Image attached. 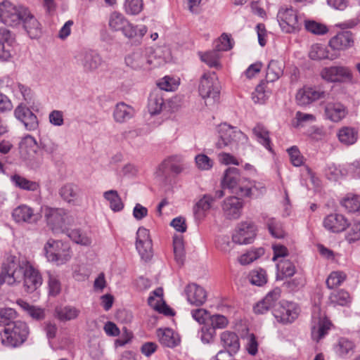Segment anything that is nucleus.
Here are the masks:
<instances>
[{"label": "nucleus", "instance_id": "0e129e2a", "mask_svg": "<svg viewBox=\"0 0 360 360\" xmlns=\"http://www.w3.org/2000/svg\"><path fill=\"white\" fill-rule=\"evenodd\" d=\"M169 169L172 172L179 174L181 172V168L174 164L171 163L170 159L165 160L158 167V175L166 174L167 170Z\"/></svg>", "mask_w": 360, "mask_h": 360}, {"label": "nucleus", "instance_id": "a878e982", "mask_svg": "<svg viewBox=\"0 0 360 360\" xmlns=\"http://www.w3.org/2000/svg\"><path fill=\"white\" fill-rule=\"evenodd\" d=\"M135 115L133 107L124 102L116 104L113 110V119L117 123H124L131 119Z\"/></svg>", "mask_w": 360, "mask_h": 360}, {"label": "nucleus", "instance_id": "4c0bfd02", "mask_svg": "<svg viewBox=\"0 0 360 360\" xmlns=\"http://www.w3.org/2000/svg\"><path fill=\"white\" fill-rule=\"evenodd\" d=\"M284 65L276 60H271L268 65L266 74L267 82L278 79L283 74Z\"/></svg>", "mask_w": 360, "mask_h": 360}, {"label": "nucleus", "instance_id": "338daca9", "mask_svg": "<svg viewBox=\"0 0 360 360\" xmlns=\"http://www.w3.org/2000/svg\"><path fill=\"white\" fill-rule=\"evenodd\" d=\"M360 239V221L354 222L349 231L346 235V240L349 243H354Z\"/></svg>", "mask_w": 360, "mask_h": 360}, {"label": "nucleus", "instance_id": "9d476101", "mask_svg": "<svg viewBox=\"0 0 360 360\" xmlns=\"http://www.w3.org/2000/svg\"><path fill=\"white\" fill-rule=\"evenodd\" d=\"M75 59L77 64L86 73L94 72L103 63L101 56L94 50H84L79 52Z\"/></svg>", "mask_w": 360, "mask_h": 360}, {"label": "nucleus", "instance_id": "dca6fc26", "mask_svg": "<svg viewBox=\"0 0 360 360\" xmlns=\"http://www.w3.org/2000/svg\"><path fill=\"white\" fill-rule=\"evenodd\" d=\"M136 248L141 259L147 261L151 258L152 240L150 238L149 231L143 227H140L136 232Z\"/></svg>", "mask_w": 360, "mask_h": 360}, {"label": "nucleus", "instance_id": "f704fd0d", "mask_svg": "<svg viewBox=\"0 0 360 360\" xmlns=\"http://www.w3.org/2000/svg\"><path fill=\"white\" fill-rule=\"evenodd\" d=\"M277 280H283L285 278L292 276L296 272L295 264L288 259H281L276 264Z\"/></svg>", "mask_w": 360, "mask_h": 360}, {"label": "nucleus", "instance_id": "6e6552de", "mask_svg": "<svg viewBox=\"0 0 360 360\" xmlns=\"http://www.w3.org/2000/svg\"><path fill=\"white\" fill-rule=\"evenodd\" d=\"M277 20L282 30L291 33L298 30L302 25V19L292 7H281L277 13Z\"/></svg>", "mask_w": 360, "mask_h": 360}, {"label": "nucleus", "instance_id": "49530a36", "mask_svg": "<svg viewBox=\"0 0 360 360\" xmlns=\"http://www.w3.org/2000/svg\"><path fill=\"white\" fill-rule=\"evenodd\" d=\"M329 300L334 306H345L350 302L349 293L343 290L333 292L330 294Z\"/></svg>", "mask_w": 360, "mask_h": 360}, {"label": "nucleus", "instance_id": "aec40b11", "mask_svg": "<svg viewBox=\"0 0 360 360\" xmlns=\"http://www.w3.org/2000/svg\"><path fill=\"white\" fill-rule=\"evenodd\" d=\"M323 226L332 233H340L348 226L349 222L345 217L340 214H331L325 217Z\"/></svg>", "mask_w": 360, "mask_h": 360}, {"label": "nucleus", "instance_id": "4be33fe9", "mask_svg": "<svg viewBox=\"0 0 360 360\" xmlns=\"http://www.w3.org/2000/svg\"><path fill=\"white\" fill-rule=\"evenodd\" d=\"M12 217L17 223L33 224L38 221L39 217L34 213L32 207L27 205L16 207L12 212Z\"/></svg>", "mask_w": 360, "mask_h": 360}, {"label": "nucleus", "instance_id": "774afa93", "mask_svg": "<svg viewBox=\"0 0 360 360\" xmlns=\"http://www.w3.org/2000/svg\"><path fill=\"white\" fill-rule=\"evenodd\" d=\"M210 321L212 328L221 329L226 327L228 325V319L226 316L220 314H214L210 316Z\"/></svg>", "mask_w": 360, "mask_h": 360}, {"label": "nucleus", "instance_id": "ea45409f", "mask_svg": "<svg viewBox=\"0 0 360 360\" xmlns=\"http://www.w3.org/2000/svg\"><path fill=\"white\" fill-rule=\"evenodd\" d=\"M158 336L160 342L168 347H174L179 342V339L175 335L174 331L169 328H165L164 330L159 329L158 330Z\"/></svg>", "mask_w": 360, "mask_h": 360}, {"label": "nucleus", "instance_id": "c9c22d12", "mask_svg": "<svg viewBox=\"0 0 360 360\" xmlns=\"http://www.w3.org/2000/svg\"><path fill=\"white\" fill-rule=\"evenodd\" d=\"M79 192V188L76 184L71 183L65 184L59 189L60 196L68 203L77 200Z\"/></svg>", "mask_w": 360, "mask_h": 360}, {"label": "nucleus", "instance_id": "09e8293b", "mask_svg": "<svg viewBox=\"0 0 360 360\" xmlns=\"http://www.w3.org/2000/svg\"><path fill=\"white\" fill-rule=\"evenodd\" d=\"M266 83L262 82L252 94V98L255 103L263 104L268 98L269 92L265 89Z\"/></svg>", "mask_w": 360, "mask_h": 360}, {"label": "nucleus", "instance_id": "79ce46f5", "mask_svg": "<svg viewBox=\"0 0 360 360\" xmlns=\"http://www.w3.org/2000/svg\"><path fill=\"white\" fill-rule=\"evenodd\" d=\"M355 348L354 343L345 338H341L335 346L336 353L342 358L354 353Z\"/></svg>", "mask_w": 360, "mask_h": 360}, {"label": "nucleus", "instance_id": "412c9836", "mask_svg": "<svg viewBox=\"0 0 360 360\" xmlns=\"http://www.w3.org/2000/svg\"><path fill=\"white\" fill-rule=\"evenodd\" d=\"M184 292L191 304L201 306L207 300V292L205 289L195 283L188 284Z\"/></svg>", "mask_w": 360, "mask_h": 360}, {"label": "nucleus", "instance_id": "f3484780", "mask_svg": "<svg viewBox=\"0 0 360 360\" xmlns=\"http://www.w3.org/2000/svg\"><path fill=\"white\" fill-rule=\"evenodd\" d=\"M15 117L24 125L27 131H34L39 127L37 115L27 106L19 105L14 110Z\"/></svg>", "mask_w": 360, "mask_h": 360}, {"label": "nucleus", "instance_id": "e433bc0d", "mask_svg": "<svg viewBox=\"0 0 360 360\" xmlns=\"http://www.w3.org/2000/svg\"><path fill=\"white\" fill-rule=\"evenodd\" d=\"M340 143L346 146L355 143L358 139V131L351 127H343L338 130L337 134Z\"/></svg>", "mask_w": 360, "mask_h": 360}, {"label": "nucleus", "instance_id": "f8f14e48", "mask_svg": "<svg viewBox=\"0 0 360 360\" xmlns=\"http://www.w3.org/2000/svg\"><path fill=\"white\" fill-rule=\"evenodd\" d=\"M311 317L314 323L311 335L313 339L318 342L328 333L331 323L326 319L325 314L321 313L319 306L314 307Z\"/></svg>", "mask_w": 360, "mask_h": 360}, {"label": "nucleus", "instance_id": "b1692460", "mask_svg": "<svg viewBox=\"0 0 360 360\" xmlns=\"http://www.w3.org/2000/svg\"><path fill=\"white\" fill-rule=\"evenodd\" d=\"M15 38L10 30L0 28V60H8L11 57V47Z\"/></svg>", "mask_w": 360, "mask_h": 360}, {"label": "nucleus", "instance_id": "13d9d810", "mask_svg": "<svg viewBox=\"0 0 360 360\" xmlns=\"http://www.w3.org/2000/svg\"><path fill=\"white\" fill-rule=\"evenodd\" d=\"M39 148L49 155H54L58 148V145L49 138H41L39 142Z\"/></svg>", "mask_w": 360, "mask_h": 360}, {"label": "nucleus", "instance_id": "680f3d73", "mask_svg": "<svg viewBox=\"0 0 360 360\" xmlns=\"http://www.w3.org/2000/svg\"><path fill=\"white\" fill-rule=\"evenodd\" d=\"M305 28L309 32L318 35L324 34L328 32L326 25L315 21H305Z\"/></svg>", "mask_w": 360, "mask_h": 360}, {"label": "nucleus", "instance_id": "72a5a7b5", "mask_svg": "<svg viewBox=\"0 0 360 360\" xmlns=\"http://www.w3.org/2000/svg\"><path fill=\"white\" fill-rule=\"evenodd\" d=\"M240 197L258 196L266 192V188L262 184L250 181L248 179L243 187H240Z\"/></svg>", "mask_w": 360, "mask_h": 360}, {"label": "nucleus", "instance_id": "bf43d9fd", "mask_svg": "<svg viewBox=\"0 0 360 360\" xmlns=\"http://www.w3.org/2000/svg\"><path fill=\"white\" fill-rule=\"evenodd\" d=\"M148 303L150 307L166 316H173L174 314L173 310L165 302L159 304L158 301L156 302L153 296H149Z\"/></svg>", "mask_w": 360, "mask_h": 360}, {"label": "nucleus", "instance_id": "052dcab7", "mask_svg": "<svg viewBox=\"0 0 360 360\" xmlns=\"http://www.w3.org/2000/svg\"><path fill=\"white\" fill-rule=\"evenodd\" d=\"M49 291L51 296L58 295L61 290V285L56 275L49 273Z\"/></svg>", "mask_w": 360, "mask_h": 360}, {"label": "nucleus", "instance_id": "69168bd1", "mask_svg": "<svg viewBox=\"0 0 360 360\" xmlns=\"http://www.w3.org/2000/svg\"><path fill=\"white\" fill-rule=\"evenodd\" d=\"M197 167L202 170H208L213 166V161L205 154H199L195 158Z\"/></svg>", "mask_w": 360, "mask_h": 360}, {"label": "nucleus", "instance_id": "e2e57ef3", "mask_svg": "<svg viewBox=\"0 0 360 360\" xmlns=\"http://www.w3.org/2000/svg\"><path fill=\"white\" fill-rule=\"evenodd\" d=\"M16 317V311L11 308H0V326L12 323V319Z\"/></svg>", "mask_w": 360, "mask_h": 360}, {"label": "nucleus", "instance_id": "603ef678", "mask_svg": "<svg viewBox=\"0 0 360 360\" xmlns=\"http://www.w3.org/2000/svg\"><path fill=\"white\" fill-rule=\"evenodd\" d=\"M341 205L349 212H358L360 210V196H347L341 202Z\"/></svg>", "mask_w": 360, "mask_h": 360}, {"label": "nucleus", "instance_id": "20e7f679", "mask_svg": "<svg viewBox=\"0 0 360 360\" xmlns=\"http://www.w3.org/2000/svg\"><path fill=\"white\" fill-rule=\"evenodd\" d=\"M218 140L216 142V147L222 149L225 147H237L238 143L247 139L245 134L236 127H233L226 123L218 126Z\"/></svg>", "mask_w": 360, "mask_h": 360}, {"label": "nucleus", "instance_id": "423d86ee", "mask_svg": "<svg viewBox=\"0 0 360 360\" xmlns=\"http://www.w3.org/2000/svg\"><path fill=\"white\" fill-rule=\"evenodd\" d=\"M152 52L150 48L136 49L125 56V64L136 71H148L153 63Z\"/></svg>", "mask_w": 360, "mask_h": 360}, {"label": "nucleus", "instance_id": "5fc2aeb1", "mask_svg": "<svg viewBox=\"0 0 360 360\" xmlns=\"http://www.w3.org/2000/svg\"><path fill=\"white\" fill-rule=\"evenodd\" d=\"M173 245L174 259L179 265H182L185 257L182 239L177 237L174 238Z\"/></svg>", "mask_w": 360, "mask_h": 360}, {"label": "nucleus", "instance_id": "0eeeda50", "mask_svg": "<svg viewBox=\"0 0 360 360\" xmlns=\"http://www.w3.org/2000/svg\"><path fill=\"white\" fill-rule=\"evenodd\" d=\"M27 8L16 6L9 1H4L0 4V20L8 26L19 25L27 14Z\"/></svg>", "mask_w": 360, "mask_h": 360}, {"label": "nucleus", "instance_id": "bb28decb", "mask_svg": "<svg viewBox=\"0 0 360 360\" xmlns=\"http://www.w3.org/2000/svg\"><path fill=\"white\" fill-rule=\"evenodd\" d=\"M354 44V39L350 32H342L329 41V46L334 50H345Z\"/></svg>", "mask_w": 360, "mask_h": 360}, {"label": "nucleus", "instance_id": "864d4df0", "mask_svg": "<svg viewBox=\"0 0 360 360\" xmlns=\"http://www.w3.org/2000/svg\"><path fill=\"white\" fill-rule=\"evenodd\" d=\"M124 8L129 15H137L143 9V0H125Z\"/></svg>", "mask_w": 360, "mask_h": 360}, {"label": "nucleus", "instance_id": "7c9ffc66", "mask_svg": "<svg viewBox=\"0 0 360 360\" xmlns=\"http://www.w3.org/2000/svg\"><path fill=\"white\" fill-rule=\"evenodd\" d=\"M21 22L30 38L36 39L39 37L41 34L40 24L28 10Z\"/></svg>", "mask_w": 360, "mask_h": 360}, {"label": "nucleus", "instance_id": "ddd939ff", "mask_svg": "<svg viewBox=\"0 0 360 360\" xmlns=\"http://www.w3.org/2000/svg\"><path fill=\"white\" fill-rule=\"evenodd\" d=\"M246 178H241L239 169L236 167H229L224 172L222 185L224 188H227L231 191L233 193L241 195L240 187H243Z\"/></svg>", "mask_w": 360, "mask_h": 360}, {"label": "nucleus", "instance_id": "4468645a", "mask_svg": "<svg viewBox=\"0 0 360 360\" xmlns=\"http://www.w3.org/2000/svg\"><path fill=\"white\" fill-rule=\"evenodd\" d=\"M108 25L112 30L122 31L128 38H132L136 34V29L120 13L112 12L110 15Z\"/></svg>", "mask_w": 360, "mask_h": 360}, {"label": "nucleus", "instance_id": "a18cd8bd", "mask_svg": "<svg viewBox=\"0 0 360 360\" xmlns=\"http://www.w3.org/2000/svg\"><path fill=\"white\" fill-rule=\"evenodd\" d=\"M219 52V51H217V49L215 48V49L212 51H209L204 53H201L200 59L210 68H218L220 66V54Z\"/></svg>", "mask_w": 360, "mask_h": 360}, {"label": "nucleus", "instance_id": "f03ea898", "mask_svg": "<svg viewBox=\"0 0 360 360\" xmlns=\"http://www.w3.org/2000/svg\"><path fill=\"white\" fill-rule=\"evenodd\" d=\"M30 334L29 327L21 321H13L6 324L1 333V343L6 347L15 348L22 345Z\"/></svg>", "mask_w": 360, "mask_h": 360}, {"label": "nucleus", "instance_id": "37998d69", "mask_svg": "<svg viewBox=\"0 0 360 360\" xmlns=\"http://www.w3.org/2000/svg\"><path fill=\"white\" fill-rule=\"evenodd\" d=\"M257 140L269 150H271L269 131L262 124H257L252 129Z\"/></svg>", "mask_w": 360, "mask_h": 360}, {"label": "nucleus", "instance_id": "a211bd4d", "mask_svg": "<svg viewBox=\"0 0 360 360\" xmlns=\"http://www.w3.org/2000/svg\"><path fill=\"white\" fill-rule=\"evenodd\" d=\"M243 201L236 196L226 198L222 205L221 208L224 217L228 219H237L242 213Z\"/></svg>", "mask_w": 360, "mask_h": 360}, {"label": "nucleus", "instance_id": "9b49d317", "mask_svg": "<svg viewBox=\"0 0 360 360\" xmlns=\"http://www.w3.org/2000/svg\"><path fill=\"white\" fill-rule=\"evenodd\" d=\"M39 148V144L36 139L30 134L22 138L19 143L20 158L27 164L33 166L36 163V155Z\"/></svg>", "mask_w": 360, "mask_h": 360}, {"label": "nucleus", "instance_id": "c756f323", "mask_svg": "<svg viewBox=\"0 0 360 360\" xmlns=\"http://www.w3.org/2000/svg\"><path fill=\"white\" fill-rule=\"evenodd\" d=\"M214 199L210 195H204L199 199L193 207V214L197 219H202L210 210Z\"/></svg>", "mask_w": 360, "mask_h": 360}, {"label": "nucleus", "instance_id": "2eb2a0df", "mask_svg": "<svg viewBox=\"0 0 360 360\" xmlns=\"http://www.w3.org/2000/svg\"><path fill=\"white\" fill-rule=\"evenodd\" d=\"M256 236V227L252 222L244 221L240 223L235 233L233 234V243L243 245L251 243Z\"/></svg>", "mask_w": 360, "mask_h": 360}, {"label": "nucleus", "instance_id": "f257e3e1", "mask_svg": "<svg viewBox=\"0 0 360 360\" xmlns=\"http://www.w3.org/2000/svg\"><path fill=\"white\" fill-rule=\"evenodd\" d=\"M8 269L11 277H8V285H14L23 281V288L27 293L37 290L42 284V277L26 259L10 256L7 258Z\"/></svg>", "mask_w": 360, "mask_h": 360}, {"label": "nucleus", "instance_id": "58836bf2", "mask_svg": "<svg viewBox=\"0 0 360 360\" xmlns=\"http://www.w3.org/2000/svg\"><path fill=\"white\" fill-rule=\"evenodd\" d=\"M64 210L56 208H46L45 217L48 224L56 227H62L64 223Z\"/></svg>", "mask_w": 360, "mask_h": 360}, {"label": "nucleus", "instance_id": "4d7b16f0", "mask_svg": "<svg viewBox=\"0 0 360 360\" xmlns=\"http://www.w3.org/2000/svg\"><path fill=\"white\" fill-rule=\"evenodd\" d=\"M346 275L341 271H333L330 273L326 279V285L328 288L333 289L340 285L345 279Z\"/></svg>", "mask_w": 360, "mask_h": 360}, {"label": "nucleus", "instance_id": "cd10ccee", "mask_svg": "<svg viewBox=\"0 0 360 360\" xmlns=\"http://www.w3.org/2000/svg\"><path fill=\"white\" fill-rule=\"evenodd\" d=\"M348 113L347 108L340 103H330L326 106L325 115L327 119L338 122L346 117Z\"/></svg>", "mask_w": 360, "mask_h": 360}, {"label": "nucleus", "instance_id": "473e14b6", "mask_svg": "<svg viewBox=\"0 0 360 360\" xmlns=\"http://www.w3.org/2000/svg\"><path fill=\"white\" fill-rule=\"evenodd\" d=\"M80 314V310L71 305L58 306L55 309L54 315L60 321H69L76 319Z\"/></svg>", "mask_w": 360, "mask_h": 360}, {"label": "nucleus", "instance_id": "3c124183", "mask_svg": "<svg viewBox=\"0 0 360 360\" xmlns=\"http://www.w3.org/2000/svg\"><path fill=\"white\" fill-rule=\"evenodd\" d=\"M68 236L75 243L82 245H89L91 243V238L79 229H72L68 233Z\"/></svg>", "mask_w": 360, "mask_h": 360}, {"label": "nucleus", "instance_id": "c03bdc74", "mask_svg": "<svg viewBox=\"0 0 360 360\" xmlns=\"http://www.w3.org/2000/svg\"><path fill=\"white\" fill-rule=\"evenodd\" d=\"M265 224L272 236L276 238H282L285 236V233L283 228L282 223L275 218H267Z\"/></svg>", "mask_w": 360, "mask_h": 360}, {"label": "nucleus", "instance_id": "1a4fd4ad", "mask_svg": "<svg viewBox=\"0 0 360 360\" xmlns=\"http://www.w3.org/2000/svg\"><path fill=\"white\" fill-rule=\"evenodd\" d=\"M320 75L324 80L333 83L352 82L353 78L350 70L341 65L326 67L321 70Z\"/></svg>", "mask_w": 360, "mask_h": 360}, {"label": "nucleus", "instance_id": "5701e85b", "mask_svg": "<svg viewBox=\"0 0 360 360\" xmlns=\"http://www.w3.org/2000/svg\"><path fill=\"white\" fill-rule=\"evenodd\" d=\"M220 343L224 348L219 352H226L230 355L236 354L240 349V340L238 335L232 331L226 330L220 335Z\"/></svg>", "mask_w": 360, "mask_h": 360}, {"label": "nucleus", "instance_id": "c85d7f7f", "mask_svg": "<svg viewBox=\"0 0 360 360\" xmlns=\"http://www.w3.org/2000/svg\"><path fill=\"white\" fill-rule=\"evenodd\" d=\"M165 105L163 92L161 90H153L149 95L148 110L151 115L160 114Z\"/></svg>", "mask_w": 360, "mask_h": 360}, {"label": "nucleus", "instance_id": "39448f33", "mask_svg": "<svg viewBox=\"0 0 360 360\" xmlns=\"http://www.w3.org/2000/svg\"><path fill=\"white\" fill-rule=\"evenodd\" d=\"M46 256L49 261L61 265L71 258L70 245L60 240H49L44 246Z\"/></svg>", "mask_w": 360, "mask_h": 360}, {"label": "nucleus", "instance_id": "2f4dec72", "mask_svg": "<svg viewBox=\"0 0 360 360\" xmlns=\"http://www.w3.org/2000/svg\"><path fill=\"white\" fill-rule=\"evenodd\" d=\"M10 181L15 187L27 191L34 192L40 188L38 182L29 180L18 174L11 175Z\"/></svg>", "mask_w": 360, "mask_h": 360}, {"label": "nucleus", "instance_id": "a19ab883", "mask_svg": "<svg viewBox=\"0 0 360 360\" xmlns=\"http://www.w3.org/2000/svg\"><path fill=\"white\" fill-rule=\"evenodd\" d=\"M103 198L109 202L110 209L115 212H120L124 208V203L115 190H109L103 193Z\"/></svg>", "mask_w": 360, "mask_h": 360}, {"label": "nucleus", "instance_id": "7ed1b4c3", "mask_svg": "<svg viewBox=\"0 0 360 360\" xmlns=\"http://www.w3.org/2000/svg\"><path fill=\"white\" fill-rule=\"evenodd\" d=\"M198 91L207 106H212L217 102L220 91L218 79L214 72L203 74L200 79Z\"/></svg>", "mask_w": 360, "mask_h": 360}, {"label": "nucleus", "instance_id": "8fccbe9b", "mask_svg": "<svg viewBox=\"0 0 360 360\" xmlns=\"http://www.w3.org/2000/svg\"><path fill=\"white\" fill-rule=\"evenodd\" d=\"M249 277L250 283L257 286H262L267 282L266 271L262 269L251 271Z\"/></svg>", "mask_w": 360, "mask_h": 360}, {"label": "nucleus", "instance_id": "de8ad7c7", "mask_svg": "<svg viewBox=\"0 0 360 360\" xmlns=\"http://www.w3.org/2000/svg\"><path fill=\"white\" fill-rule=\"evenodd\" d=\"M264 252L265 251L263 248L251 250L241 255L239 259V262L243 265L249 264L262 256L264 254Z\"/></svg>", "mask_w": 360, "mask_h": 360}, {"label": "nucleus", "instance_id": "6e6d98bb", "mask_svg": "<svg viewBox=\"0 0 360 360\" xmlns=\"http://www.w3.org/2000/svg\"><path fill=\"white\" fill-rule=\"evenodd\" d=\"M309 56L312 60L328 58V51L326 48L323 45L318 44L311 46Z\"/></svg>", "mask_w": 360, "mask_h": 360}, {"label": "nucleus", "instance_id": "393cba45", "mask_svg": "<svg viewBox=\"0 0 360 360\" xmlns=\"http://www.w3.org/2000/svg\"><path fill=\"white\" fill-rule=\"evenodd\" d=\"M273 314L278 322L283 324L292 323L297 317V312L292 304H278L274 309Z\"/></svg>", "mask_w": 360, "mask_h": 360}, {"label": "nucleus", "instance_id": "6ab92c4d", "mask_svg": "<svg viewBox=\"0 0 360 360\" xmlns=\"http://www.w3.org/2000/svg\"><path fill=\"white\" fill-rule=\"evenodd\" d=\"M281 290L275 288L269 292L264 299L259 301L255 307L254 311L256 314H264L269 309L276 308L277 302L281 297Z\"/></svg>", "mask_w": 360, "mask_h": 360}]
</instances>
